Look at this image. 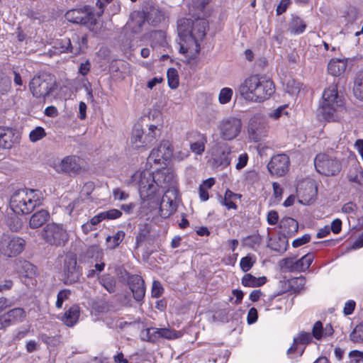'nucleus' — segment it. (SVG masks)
<instances>
[{"label": "nucleus", "mask_w": 363, "mask_h": 363, "mask_svg": "<svg viewBox=\"0 0 363 363\" xmlns=\"http://www.w3.org/2000/svg\"><path fill=\"white\" fill-rule=\"evenodd\" d=\"M208 26V21L198 17L195 19L181 18L177 22V32L186 45H181V53H186L189 59H195L200 51V42L204 38Z\"/></svg>", "instance_id": "f257e3e1"}, {"label": "nucleus", "mask_w": 363, "mask_h": 363, "mask_svg": "<svg viewBox=\"0 0 363 363\" xmlns=\"http://www.w3.org/2000/svg\"><path fill=\"white\" fill-rule=\"evenodd\" d=\"M132 182L139 187V193L143 199H154L158 187L175 189L176 178L169 169L156 171L152 173L150 170L136 172L132 176Z\"/></svg>", "instance_id": "f03ea898"}, {"label": "nucleus", "mask_w": 363, "mask_h": 363, "mask_svg": "<svg viewBox=\"0 0 363 363\" xmlns=\"http://www.w3.org/2000/svg\"><path fill=\"white\" fill-rule=\"evenodd\" d=\"M42 203V193L38 189H21L15 192L10 200L11 209L18 214L31 213Z\"/></svg>", "instance_id": "7ed1b4c3"}, {"label": "nucleus", "mask_w": 363, "mask_h": 363, "mask_svg": "<svg viewBox=\"0 0 363 363\" xmlns=\"http://www.w3.org/2000/svg\"><path fill=\"white\" fill-rule=\"evenodd\" d=\"M343 99L338 95L336 86H330L324 90L320 109L325 120H337L340 118L339 113L343 110Z\"/></svg>", "instance_id": "20e7f679"}, {"label": "nucleus", "mask_w": 363, "mask_h": 363, "mask_svg": "<svg viewBox=\"0 0 363 363\" xmlns=\"http://www.w3.org/2000/svg\"><path fill=\"white\" fill-rule=\"evenodd\" d=\"M55 80L51 74L41 73L33 77L29 83V89L33 97L45 99L54 89Z\"/></svg>", "instance_id": "39448f33"}, {"label": "nucleus", "mask_w": 363, "mask_h": 363, "mask_svg": "<svg viewBox=\"0 0 363 363\" xmlns=\"http://www.w3.org/2000/svg\"><path fill=\"white\" fill-rule=\"evenodd\" d=\"M313 162L316 172L325 177L336 176L342 169L338 159L325 153L317 154Z\"/></svg>", "instance_id": "423d86ee"}, {"label": "nucleus", "mask_w": 363, "mask_h": 363, "mask_svg": "<svg viewBox=\"0 0 363 363\" xmlns=\"http://www.w3.org/2000/svg\"><path fill=\"white\" fill-rule=\"evenodd\" d=\"M40 236L45 242L55 246H63L68 241L69 235L62 224H47L40 231Z\"/></svg>", "instance_id": "0eeeda50"}, {"label": "nucleus", "mask_w": 363, "mask_h": 363, "mask_svg": "<svg viewBox=\"0 0 363 363\" xmlns=\"http://www.w3.org/2000/svg\"><path fill=\"white\" fill-rule=\"evenodd\" d=\"M268 130L267 123L262 116L256 115L250 118L247 132L252 140L255 142L261 140L267 135Z\"/></svg>", "instance_id": "6e6552de"}, {"label": "nucleus", "mask_w": 363, "mask_h": 363, "mask_svg": "<svg viewBox=\"0 0 363 363\" xmlns=\"http://www.w3.org/2000/svg\"><path fill=\"white\" fill-rule=\"evenodd\" d=\"M65 18L68 21L76 24H96L94 14L90 6L69 10L65 13Z\"/></svg>", "instance_id": "1a4fd4ad"}, {"label": "nucleus", "mask_w": 363, "mask_h": 363, "mask_svg": "<svg viewBox=\"0 0 363 363\" xmlns=\"http://www.w3.org/2000/svg\"><path fill=\"white\" fill-rule=\"evenodd\" d=\"M242 129L240 119L230 117L223 120L219 125L220 135L225 140H231L235 138Z\"/></svg>", "instance_id": "9d476101"}, {"label": "nucleus", "mask_w": 363, "mask_h": 363, "mask_svg": "<svg viewBox=\"0 0 363 363\" xmlns=\"http://www.w3.org/2000/svg\"><path fill=\"white\" fill-rule=\"evenodd\" d=\"M173 156V147L168 140H163L158 147L150 153L147 161L149 163L165 164Z\"/></svg>", "instance_id": "9b49d317"}, {"label": "nucleus", "mask_w": 363, "mask_h": 363, "mask_svg": "<svg viewBox=\"0 0 363 363\" xmlns=\"http://www.w3.org/2000/svg\"><path fill=\"white\" fill-rule=\"evenodd\" d=\"M24 245L25 241L22 238L4 235L0 242V252L6 256L14 257L23 251Z\"/></svg>", "instance_id": "f8f14e48"}, {"label": "nucleus", "mask_w": 363, "mask_h": 363, "mask_svg": "<svg viewBox=\"0 0 363 363\" xmlns=\"http://www.w3.org/2000/svg\"><path fill=\"white\" fill-rule=\"evenodd\" d=\"M231 147L225 143H217L212 147V157L217 167L225 168L231 162Z\"/></svg>", "instance_id": "ddd939ff"}, {"label": "nucleus", "mask_w": 363, "mask_h": 363, "mask_svg": "<svg viewBox=\"0 0 363 363\" xmlns=\"http://www.w3.org/2000/svg\"><path fill=\"white\" fill-rule=\"evenodd\" d=\"M289 164L290 160L288 155L279 154L272 157L267 164V169L272 174L281 177L289 171Z\"/></svg>", "instance_id": "4468645a"}, {"label": "nucleus", "mask_w": 363, "mask_h": 363, "mask_svg": "<svg viewBox=\"0 0 363 363\" xmlns=\"http://www.w3.org/2000/svg\"><path fill=\"white\" fill-rule=\"evenodd\" d=\"M262 78L261 75H251L240 85L238 90L244 99L248 101H252Z\"/></svg>", "instance_id": "2eb2a0df"}, {"label": "nucleus", "mask_w": 363, "mask_h": 363, "mask_svg": "<svg viewBox=\"0 0 363 363\" xmlns=\"http://www.w3.org/2000/svg\"><path fill=\"white\" fill-rule=\"evenodd\" d=\"M64 283L72 284L79 281L81 272L77 267V258L74 256H67L64 264Z\"/></svg>", "instance_id": "dca6fc26"}, {"label": "nucleus", "mask_w": 363, "mask_h": 363, "mask_svg": "<svg viewBox=\"0 0 363 363\" xmlns=\"http://www.w3.org/2000/svg\"><path fill=\"white\" fill-rule=\"evenodd\" d=\"M176 197V189L165 191L160 206V215L162 218H168L176 211L177 206L174 202Z\"/></svg>", "instance_id": "f3484780"}, {"label": "nucleus", "mask_w": 363, "mask_h": 363, "mask_svg": "<svg viewBox=\"0 0 363 363\" xmlns=\"http://www.w3.org/2000/svg\"><path fill=\"white\" fill-rule=\"evenodd\" d=\"M83 161L77 156L65 157L57 166L58 172L77 174L81 172Z\"/></svg>", "instance_id": "a211bd4d"}, {"label": "nucleus", "mask_w": 363, "mask_h": 363, "mask_svg": "<svg viewBox=\"0 0 363 363\" xmlns=\"http://www.w3.org/2000/svg\"><path fill=\"white\" fill-rule=\"evenodd\" d=\"M26 317V312L22 308H14L0 316V330L13 324L23 322Z\"/></svg>", "instance_id": "6ab92c4d"}, {"label": "nucleus", "mask_w": 363, "mask_h": 363, "mask_svg": "<svg viewBox=\"0 0 363 363\" xmlns=\"http://www.w3.org/2000/svg\"><path fill=\"white\" fill-rule=\"evenodd\" d=\"M274 92V84L273 82L262 76L252 102H262L268 99Z\"/></svg>", "instance_id": "aec40b11"}, {"label": "nucleus", "mask_w": 363, "mask_h": 363, "mask_svg": "<svg viewBox=\"0 0 363 363\" xmlns=\"http://www.w3.org/2000/svg\"><path fill=\"white\" fill-rule=\"evenodd\" d=\"M312 340V335L309 333L301 332L297 337H294L293 345L288 349L287 354L291 359L294 358L293 355L296 353L297 357H300L304 352V347H300L298 345H307Z\"/></svg>", "instance_id": "412c9836"}, {"label": "nucleus", "mask_w": 363, "mask_h": 363, "mask_svg": "<svg viewBox=\"0 0 363 363\" xmlns=\"http://www.w3.org/2000/svg\"><path fill=\"white\" fill-rule=\"evenodd\" d=\"M128 285L133 292V298L135 301H141L145 294L144 281L139 275H132L128 278Z\"/></svg>", "instance_id": "4be33fe9"}, {"label": "nucleus", "mask_w": 363, "mask_h": 363, "mask_svg": "<svg viewBox=\"0 0 363 363\" xmlns=\"http://www.w3.org/2000/svg\"><path fill=\"white\" fill-rule=\"evenodd\" d=\"M147 18L145 13L135 11L130 16L127 27L132 33H139L143 30Z\"/></svg>", "instance_id": "5701e85b"}, {"label": "nucleus", "mask_w": 363, "mask_h": 363, "mask_svg": "<svg viewBox=\"0 0 363 363\" xmlns=\"http://www.w3.org/2000/svg\"><path fill=\"white\" fill-rule=\"evenodd\" d=\"M69 40H71L72 42L69 52L75 55L84 52L87 48L88 39L86 35H79L74 33H72L71 38H69Z\"/></svg>", "instance_id": "b1692460"}, {"label": "nucleus", "mask_w": 363, "mask_h": 363, "mask_svg": "<svg viewBox=\"0 0 363 363\" xmlns=\"http://www.w3.org/2000/svg\"><path fill=\"white\" fill-rule=\"evenodd\" d=\"M18 140L14 130L9 128L0 127V147L11 149Z\"/></svg>", "instance_id": "393cba45"}, {"label": "nucleus", "mask_w": 363, "mask_h": 363, "mask_svg": "<svg viewBox=\"0 0 363 363\" xmlns=\"http://www.w3.org/2000/svg\"><path fill=\"white\" fill-rule=\"evenodd\" d=\"M144 131L143 128L139 125H135L132 131L130 137L131 146L135 149H145L149 147L148 143H145L144 141Z\"/></svg>", "instance_id": "a878e982"}, {"label": "nucleus", "mask_w": 363, "mask_h": 363, "mask_svg": "<svg viewBox=\"0 0 363 363\" xmlns=\"http://www.w3.org/2000/svg\"><path fill=\"white\" fill-rule=\"evenodd\" d=\"M80 315V308L78 305H72L67 310L61 320L67 327H73L78 322Z\"/></svg>", "instance_id": "bb28decb"}, {"label": "nucleus", "mask_w": 363, "mask_h": 363, "mask_svg": "<svg viewBox=\"0 0 363 363\" xmlns=\"http://www.w3.org/2000/svg\"><path fill=\"white\" fill-rule=\"evenodd\" d=\"M50 218V213L46 210H40L35 212L30 218L29 226L33 228H38L45 223Z\"/></svg>", "instance_id": "cd10ccee"}, {"label": "nucleus", "mask_w": 363, "mask_h": 363, "mask_svg": "<svg viewBox=\"0 0 363 363\" xmlns=\"http://www.w3.org/2000/svg\"><path fill=\"white\" fill-rule=\"evenodd\" d=\"M158 122L159 124L157 123L156 126L147 125V130L144 132V141L145 143H148L149 146L155 143L162 134L160 121Z\"/></svg>", "instance_id": "c85d7f7f"}, {"label": "nucleus", "mask_w": 363, "mask_h": 363, "mask_svg": "<svg viewBox=\"0 0 363 363\" xmlns=\"http://www.w3.org/2000/svg\"><path fill=\"white\" fill-rule=\"evenodd\" d=\"M347 67V62L344 60L332 59L328 65V72L333 76L342 74Z\"/></svg>", "instance_id": "c756f323"}, {"label": "nucleus", "mask_w": 363, "mask_h": 363, "mask_svg": "<svg viewBox=\"0 0 363 363\" xmlns=\"http://www.w3.org/2000/svg\"><path fill=\"white\" fill-rule=\"evenodd\" d=\"M280 228L288 235H294L298 229V222L290 217L284 218L280 221Z\"/></svg>", "instance_id": "7c9ffc66"}, {"label": "nucleus", "mask_w": 363, "mask_h": 363, "mask_svg": "<svg viewBox=\"0 0 363 363\" xmlns=\"http://www.w3.org/2000/svg\"><path fill=\"white\" fill-rule=\"evenodd\" d=\"M266 281L267 278L265 277L257 278L251 274H245L241 279L242 284L246 287H258L264 284Z\"/></svg>", "instance_id": "2f4dec72"}, {"label": "nucleus", "mask_w": 363, "mask_h": 363, "mask_svg": "<svg viewBox=\"0 0 363 363\" xmlns=\"http://www.w3.org/2000/svg\"><path fill=\"white\" fill-rule=\"evenodd\" d=\"M306 28V22L300 17L294 16L289 24V30L291 34L300 35L305 31Z\"/></svg>", "instance_id": "473e14b6"}, {"label": "nucleus", "mask_w": 363, "mask_h": 363, "mask_svg": "<svg viewBox=\"0 0 363 363\" xmlns=\"http://www.w3.org/2000/svg\"><path fill=\"white\" fill-rule=\"evenodd\" d=\"M155 336L164 337L168 340L177 339L181 337V332H178L169 328H154L152 329Z\"/></svg>", "instance_id": "72a5a7b5"}, {"label": "nucleus", "mask_w": 363, "mask_h": 363, "mask_svg": "<svg viewBox=\"0 0 363 363\" xmlns=\"http://www.w3.org/2000/svg\"><path fill=\"white\" fill-rule=\"evenodd\" d=\"M313 260V255L312 254H306L303 256L300 259L297 260L293 268L298 271H306L308 269Z\"/></svg>", "instance_id": "f704fd0d"}, {"label": "nucleus", "mask_w": 363, "mask_h": 363, "mask_svg": "<svg viewBox=\"0 0 363 363\" xmlns=\"http://www.w3.org/2000/svg\"><path fill=\"white\" fill-rule=\"evenodd\" d=\"M353 92L357 99L363 101V70L360 71L355 77Z\"/></svg>", "instance_id": "c9c22d12"}, {"label": "nucleus", "mask_w": 363, "mask_h": 363, "mask_svg": "<svg viewBox=\"0 0 363 363\" xmlns=\"http://www.w3.org/2000/svg\"><path fill=\"white\" fill-rule=\"evenodd\" d=\"M101 221H102V219H101L99 213H98L97 215L94 216L89 220H88L86 223H84L82 225V230L83 233L84 234H88L91 231L96 230V226Z\"/></svg>", "instance_id": "e433bc0d"}, {"label": "nucleus", "mask_w": 363, "mask_h": 363, "mask_svg": "<svg viewBox=\"0 0 363 363\" xmlns=\"http://www.w3.org/2000/svg\"><path fill=\"white\" fill-rule=\"evenodd\" d=\"M237 197V194H234L230 190H226L223 199H220V203L225 206L228 209H237V205L233 202V199Z\"/></svg>", "instance_id": "4c0bfd02"}, {"label": "nucleus", "mask_w": 363, "mask_h": 363, "mask_svg": "<svg viewBox=\"0 0 363 363\" xmlns=\"http://www.w3.org/2000/svg\"><path fill=\"white\" fill-rule=\"evenodd\" d=\"M125 235V234L124 231L118 230L113 236H108L106 240L108 245V247L111 249H115L123 240Z\"/></svg>", "instance_id": "58836bf2"}, {"label": "nucleus", "mask_w": 363, "mask_h": 363, "mask_svg": "<svg viewBox=\"0 0 363 363\" xmlns=\"http://www.w3.org/2000/svg\"><path fill=\"white\" fill-rule=\"evenodd\" d=\"M243 242L245 245L252 250H257L261 245L262 238L259 234H254L246 237Z\"/></svg>", "instance_id": "ea45409f"}, {"label": "nucleus", "mask_w": 363, "mask_h": 363, "mask_svg": "<svg viewBox=\"0 0 363 363\" xmlns=\"http://www.w3.org/2000/svg\"><path fill=\"white\" fill-rule=\"evenodd\" d=\"M147 22L152 26H156L163 20V13L158 9H152L146 16Z\"/></svg>", "instance_id": "a19ab883"}, {"label": "nucleus", "mask_w": 363, "mask_h": 363, "mask_svg": "<svg viewBox=\"0 0 363 363\" xmlns=\"http://www.w3.org/2000/svg\"><path fill=\"white\" fill-rule=\"evenodd\" d=\"M256 262V257L255 255H247L242 257L240 262V267L242 272H248Z\"/></svg>", "instance_id": "79ce46f5"}, {"label": "nucleus", "mask_w": 363, "mask_h": 363, "mask_svg": "<svg viewBox=\"0 0 363 363\" xmlns=\"http://www.w3.org/2000/svg\"><path fill=\"white\" fill-rule=\"evenodd\" d=\"M168 84L171 89H176L179 86V76L175 68H169L167 73Z\"/></svg>", "instance_id": "37998d69"}, {"label": "nucleus", "mask_w": 363, "mask_h": 363, "mask_svg": "<svg viewBox=\"0 0 363 363\" xmlns=\"http://www.w3.org/2000/svg\"><path fill=\"white\" fill-rule=\"evenodd\" d=\"M233 91L232 89L224 87L220 89L218 94V101L220 104L229 103L232 99Z\"/></svg>", "instance_id": "c03bdc74"}, {"label": "nucleus", "mask_w": 363, "mask_h": 363, "mask_svg": "<svg viewBox=\"0 0 363 363\" xmlns=\"http://www.w3.org/2000/svg\"><path fill=\"white\" fill-rule=\"evenodd\" d=\"M350 339L353 342L363 341V324L357 325L350 335Z\"/></svg>", "instance_id": "a18cd8bd"}, {"label": "nucleus", "mask_w": 363, "mask_h": 363, "mask_svg": "<svg viewBox=\"0 0 363 363\" xmlns=\"http://www.w3.org/2000/svg\"><path fill=\"white\" fill-rule=\"evenodd\" d=\"M285 89L291 95L296 94L300 91V84L293 79H289L285 82Z\"/></svg>", "instance_id": "49530a36"}, {"label": "nucleus", "mask_w": 363, "mask_h": 363, "mask_svg": "<svg viewBox=\"0 0 363 363\" xmlns=\"http://www.w3.org/2000/svg\"><path fill=\"white\" fill-rule=\"evenodd\" d=\"M40 339L46 345L56 347L60 343V336H49L45 333H41L39 335Z\"/></svg>", "instance_id": "de8ad7c7"}, {"label": "nucleus", "mask_w": 363, "mask_h": 363, "mask_svg": "<svg viewBox=\"0 0 363 363\" xmlns=\"http://www.w3.org/2000/svg\"><path fill=\"white\" fill-rule=\"evenodd\" d=\"M102 220L108 219L113 220L120 218L122 216V212L116 208H113L106 211L99 213Z\"/></svg>", "instance_id": "09e8293b"}, {"label": "nucleus", "mask_w": 363, "mask_h": 363, "mask_svg": "<svg viewBox=\"0 0 363 363\" xmlns=\"http://www.w3.org/2000/svg\"><path fill=\"white\" fill-rule=\"evenodd\" d=\"M45 135L46 133L45 131V129L40 126H38L30 131L29 134V138L31 142L35 143L43 138L44 137H45Z\"/></svg>", "instance_id": "8fccbe9b"}, {"label": "nucleus", "mask_w": 363, "mask_h": 363, "mask_svg": "<svg viewBox=\"0 0 363 363\" xmlns=\"http://www.w3.org/2000/svg\"><path fill=\"white\" fill-rule=\"evenodd\" d=\"M70 45H72V42L71 40H69V38L58 40L55 43V48L60 52H69Z\"/></svg>", "instance_id": "3c124183"}, {"label": "nucleus", "mask_w": 363, "mask_h": 363, "mask_svg": "<svg viewBox=\"0 0 363 363\" xmlns=\"http://www.w3.org/2000/svg\"><path fill=\"white\" fill-rule=\"evenodd\" d=\"M70 294L71 291L69 289H62L60 291L57 295V301L55 303L56 308H61L63 302L69 298Z\"/></svg>", "instance_id": "603ef678"}, {"label": "nucleus", "mask_w": 363, "mask_h": 363, "mask_svg": "<svg viewBox=\"0 0 363 363\" xmlns=\"http://www.w3.org/2000/svg\"><path fill=\"white\" fill-rule=\"evenodd\" d=\"M149 118L152 119V122H150L147 125H157V121H160V125H161V130H162L163 126H164V120L162 114L159 111H153L152 113L149 115Z\"/></svg>", "instance_id": "864d4df0"}, {"label": "nucleus", "mask_w": 363, "mask_h": 363, "mask_svg": "<svg viewBox=\"0 0 363 363\" xmlns=\"http://www.w3.org/2000/svg\"><path fill=\"white\" fill-rule=\"evenodd\" d=\"M86 254L89 257L94 258L97 260L102 257L103 251L98 245H92L89 247Z\"/></svg>", "instance_id": "5fc2aeb1"}, {"label": "nucleus", "mask_w": 363, "mask_h": 363, "mask_svg": "<svg viewBox=\"0 0 363 363\" xmlns=\"http://www.w3.org/2000/svg\"><path fill=\"white\" fill-rule=\"evenodd\" d=\"M348 357L350 363H363V351L352 350L349 352Z\"/></svg>", "instance_id": "6e6d98bb"}, {"label": "nucleus", "mask_w": 363, "mask_h": 363, "mask_svg": "<svg viewBox=\"0 0 363 363\" xmlns=\"http://www.w3.org/2000/svg\"><path fill=\"white\" fill-rule=\"evenodd\" d=\"M323 334V324L320 321H317L313 327L312 336L317 340H320L323 337H325Z\"/></svg>", "instance_id": "4d7b16f0"}, {"label": "nucleus", "mask_w": 363, "mask_h": 363, "mask_svg": "<svg viewBox=\"0 0 363 363\" xmlns=\"http://www.w3.org/2000/svg\"><path fill=\"white\" fill-rule=\"evenodd\" d=\"M11 88V80L6 76L0 77V94L3 95L7 93Z\"/></svg>", "instance_id": "13d9d810"}, {"label": "nucleus", "mask_w": 363, "mask_h": 363, "mask_svg": "<svg viewBox=\"0 0 363 363\" xmlns=\"http://www.w3.org/2000/svg\"><path fill=\"white\" fill-rule=\"evenodd\" d=\"M205 143L206 140L195 142L191 145L190 148L196 155H201L205 150Z\"/></svg>", "instance_id": "bf43d9fd"}, {"label": "nucleus", "mask_w": 363, "mask_h": 363, "mask_svg": "<svg viewBox=\"0 0 363 363\" xmlns=\"http://www.w3.org/2000/svg\"><path fill=\"white\" fill-rule=\"evenodd\" d=\"M163 291L164 289L162 286L160 282L159 281H154L152 288V296L155 298H159L162 294Z\"/></svg>", "instance_id": "052dcab7"}, {"label": "nucleus", "mask_w": 363, "mask_h": 363, "mask_svg": "<svg viewBox=\"0 0 363 363\" xmlns=\"http://www.w3.org/2000/svg\"><path fill=\"white\" fill-rule=\"evenodd\" d=\"M311 236L309 234H305L302 237L295 239L292 242L294 247H298L310 241Z\"/></svg>", "instance_id": "680f3d73"}, {"label": "nucleus", "mask_w": 363, "mask_h": 363, "mask_svg": "<svg viewBox=\"0 0 363 363\" xmlns=\"http://www.w3.org/2000/svg\"><path fill=\"white\" fill-rule=\"evenodd\" d=\"M290 4L291 0H281L276 9L277 15L279 16L284 13Z\"/></svg>", "instance_id": "e2e57ef3"}, {"label": "nucleus", "mask_w": 363, "mask_h": 363, "mask_svg": "<svg viewBox=\"0 0 363 363\" xmlns=\"http://www.w3.org/2000/svg\"><path fill=\"white\" fill-rule=\"evenodd\" d=\"M113 196L115 200L123 201L128 198V194L119 188H115L113 190Z\"/></svg>", "instance_id": "0e129e2a"}, {"label": "nucleus", "mask_w": 363, "mask_h": 363, "mask_svg": "<svg viewBox=\"0 0 363 363\" xmlns=\"http://www.w3.org/2000/svg\"><path fill=\"white\" fill-rule=\"evenodd\" d=\"M356 303L353 300L347 301L344 306L343 312L345 315H350L353 313L355 308Z\"/></svg>", "instance_id": "69168bd1"}, {"label": "nucleus", "mask_w": 363, "mask_h": 363, "mask_svg": "<svg viewBox=\"0 0 363 363\" xmlns=\"http://www.w3.org/2000/svg\"><path fill=\"white\" fill-rule=\"evenodd\" d=\"M248 161V156L246 153L242 154L238 157V162L236 164V169L240 170L242 168H244L247 163Z\"/></svg>", "instance_id": "338daca9"}, {"label": "nucleus", "mask_w": 363, "mask_h": 363, "mask_svg": "<svg viewBox=\"0 0 363 363\" xmlns=\"http://www.w3.org/2000/svg\"><path fill=\"white\" fill-rule=\"evenodd\" d=\"M349 180L360 185H363V171L357 172L354 175H350Z\"/></svg>", "instance_id": "774afa93"}]
</instances>
